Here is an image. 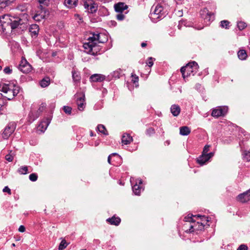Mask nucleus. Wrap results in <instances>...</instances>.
I'll use <instances>...</instances> for the list:
<instances>
[{
	"instance_id": "26",
	"label": "nucleus",
	"mask_w": 250,
	"mask_h": 250,
	"mask_svg": "<svg viewBox=\"0 0 250 250\" xmlns=\"http://www.w3.org/2000/svg\"><path fill=\"white\" fill-rule=\"evenodd\" d=\"M238 57L241 60H245L247 58V54L245 50H240L237 53Z\"/></svg>"
},
{
	"instance_id": "6",
	"label": "nucleus",
	"mask_w": 250,
	"mask_h": 250,
	"mask_svg": "<svg viewBox=\"0 0 250 250\" xmlns=\"http://www.w3.org/2000/svg\"><path fill=\"white\" fill-rule=\"evenodd\" d=\"M19 69L24 73H27L32 70V66L26 60H22L19 65Z\"/></svg>"
},
{
	"instance_id": "22",
	"label": "nucleus",
	"mask_w": 250,
	"mask_h": 250,
	"mask_svg": "<svg viewBox=\"0 0 250 250\" xmlns=\"http://www.w3.org/2000/svg\"><path fill=\"white\" fill-rule=\"evenodd\" d=\"M106 221L111 225L118 226L121 222V219L119 217L113 216L112 218H108Z\"/></svg>"
},
{
	"instance_id": "54",
	"label": "nucleus",
	"mask_w": 250,
	"mask_h": 250,
	"mask_svg": "<svg viewBox=\"0 0 250 250\" xmlns=\"http://www.w3.org/2000/svg\"><path fill=\"white\" fill-rule=\"evenodd\" d=\"M154 132V130L152 128H150L147 130V133L149 134L151 133H153Z\"/></svg>"
},
{
	"instance_id": "50",
	"label": "nucleus",
	"mask_w": 250,
	"mask_h": 250,
	"mask_svg": "<svg viewBox=\"0 0 250 250\" xmlns=\"http://www.w3.org/2000/svg\"><path fill=\"white\" fill-rule=\"evenodd\" d=\"M3 71L6 74H10L12 72V69H11L9 67H6L4 69Z\"/></svg>"
},
{
	"instance_id": "18",
	"label": "nucleus",
	"mask_w": 250,
	"mask_h": 250,
	"mask_svg": "<svg viewBox=\"0 0 250 250\" xmlns=\"http://www.w3.org/2000/svg\"><path fill=\"white\" fill-rule=\"evenodd\" d=\"M114 8L116 12L122 13L124 10L127 8V6L124 3L120 2L115 4Z\"/></svg>"
},
{
	"instance_id": "8",
	"label": "nucleus",
	"mask_w": 250,
	"mask_h": 250,
	"mask_svg": "<svg viewBox=\"0 0 250 250\" xmlns=\"http://www.w3.org/2000/svg\"><path fill=\"white\" fill-rule=\"evenodd\" d=\"M15 129V125L14 124H9L5 128L3 133L2 137L4 139H7L14 131Z\"/></svg>"
},
{
	"instance_id": "11",
	"label": "nucleus",
	"mask_w": 250,
	"mask_h": 250,
	"mask_svg": "<svg viewBox=\"0 0 250 250\" xmlns=\"http://www.w3.org/2000/svg\"><path fill=\"white\" fill-rule=\"evenodd\" d=\"M50 123V119L49 118L42 121L37 127L38 131L43 132L47 128L48 125Z\"/></svg>"
},
{
	"instance_id": "40",
	"label": "nucleus",
	"mask_w": 250,
	"mask_h": 250,
	"mask_svg": "<svg viewBox=\"0 0 250 250\" xmlns=\"http://www.w3.org/2000/svg\"><path fill=\"white\" fill-rule=\"evenodd\" d=\"M97 10V7L95 6L94 4L92 2V3L91 4L89 8V12L93 13L95 12Z\"/></svg>"
},
{
	"instance_id": "49",
	"label": "nucleus",
	"mask_w": 250,
	"mask_h": 250,
	"mask_svg": "<svg viewBox=\"0 0 250 250\" xmlns=\"http://www.w3.org/2000/svg\"><path fill=\"white\" fill-rule=\"evenodd\" d=\"M117 156L118 157H119V156L116 153H112L111 154L109 155L108 157L107 161L109 164H111V157L112 156Z\"/></svg>"
},
{
	"instance_id": "31",
	"label": "nucleus",
	"mask_w": 250,
	"mask_h": 250,
	"mask_svg": "<svg viewBox=\"0 0 250 250\" xmlns=\"http://www.w3.org/2000/svg\"><path fill=\"white\" fill-rule=\"evenodd\" d=\"M15 0H0V8L5 7L7 4L13 2Z\"/></svg>"
},
{
	"instance_id": "44",
	"label": "nucleus",
	"mask_w": 250,
	"mask_h": 250,
	"mask_svg": "<svg viewBox=\"0 0 250 250\" xmlns=\"http://www.w3.org/2000/svg\"><path fill=\"white\" fill-rule=\"evenodd\" d=\"M201 14H203V13L206 14L207 15V17L205 18V19L208 18V20H210V17L211 16V13H208V10L207 9H205L203 11Z\"/></svg>"
},
{
	"instance_id": "57",
	"label": "nucleus",
	"mask_w": 250,
	"mask_h": 250,
	"mask_svg": "<svg viewBox=\"0 0 250 250\" xmlns=\"http://www.w3.org/2000/svg\"><path fill=\"white\" fill-rule=\"evenodd\" d=\"M248 191L249 194V195H250V189L249 190H248Z\"/></svg>"
},
{
	"instance_id": "14",
	"label": "nucleus",
	"mask_w": 250,
	"mask_h": 250,
	"mask_svg": "<svg viewBox=\"0 0 250 250\" xmlns=\"http://www.w3.org/2000/svg\"><path fill=\"white\" fill-rule=\"evenodd\" d=\"M204 226L203 223L197 222L194 223L193 225H190L189 231L191 232L196 230H201L204 229Z\"/></svg>"
},
{
	"instance_id": "42",
	"label": "nucleus",
	"mask_w": 250,
	"mask_h": 250,
	"mask_svg": "<svg viewBox=\"0 0 250 250\" xmlns=\"http://www.w3.org/2000/svg\"><path fill=\"white\" fill-rule=\"evenodd\" d=\"M210 147V146L209 145H206L204 147V149H203V152H202V154H205V155H206L208 151H209V148Z\"/></svg>"
},
{
	"instance_id": "46",
	"label": "nucleus",
	"mask_w": 250,
	"mask_h": 250,
	"mask_svg": "<svg viewBox=\"0 0 250 250\" xmlns=\"http://www.w3.org/2000/svg\"><path fill=\"white\" fill-rule=\"evenodd\" d=\"M152 60H153V58L152 57H150V58H149V59L146 62V63L149 67L152 66L153 64V62Z\"/></svg>"
},
{
	"instance_id": "29",
	"label": "nucleus",
	"mask_w": 250,
	"mask_h": 250,
	"mask_svg": "<svg viewBox=\"0 0 250 250\" xmlns=\"http://www.w3.org/2000/svg\"><path fill=\"white\" fill-rule=\"evenodd\" d=\"M97 130L104 135H107L108 132L105 126L103 125H99L97 126Z\"/></svg>"
},
{
	"instance_id": "5",
	"label": "nucleus",
	"mask_w": 250,
	"mask_h": 250,
	"mask_svg": "<svg viewBox=\"0 0 250 250\" xmlns=\"http://www.w3.org/2000/svg\"><path fill=\"white\" fill-rule=\"evenodd\" d=\"M11 21V18L9 15H4L0 17V24L3 31L9 28V23Z\"/></svg>"
},
{
	"instance_id": "19",
	"label": "nucleus",
	"mask_w": 250,
	"mask_h": 250,
	"mask_svg": "<svg viewBox=\"0 0 250 250\" xmlns=\"http://www.w3.org/2000/svg\"><path fill=\"white\" fill-rule=\"evenodd\" d=\"M78 2V0H65L64 4L67 7L72 8L77 5Z\"/></svg>"
},
{
	"instance_id": "25",
	"label": "nucleus",
	"mask_w": 250,
	"mask_h": 250,
	"mask_svg": "<svg viewBox=\"0 0 250 250\" xmlns=\"http://www.w3.org/2000/svg\"><path fill=\"white\" fill-rule=\"evenodd\" d=\"M45 18V12L42 11L40 13H36L33 17V19L36 21H41Z\"/></svg>"
},
{
	"instance_id": "2",
	"label": "nucleus",
	"mask_w": 250,
	"mask_h": 250,
	"mask_svg": "<svg viewBox=\"0 0 250 250\" xmlns=\"http://www.w3.org/2000/svg\"><path fill=\"white\" fill-rule=\"evenodd\" d=\"M167 12L166 4L164 3H158L152 7L150 18L155 21V20L164 17Z\"/></svg>"
},
{
	"instance_id": "48",
	"label": "nucleus",
	"mask_w": 250,
	"mask_h": 250,
	"mask_svg": "<svg viewBox=\"0 0 250 250\" xmlns=\"http://www.w3.org/2000/svg\"><path fill=\"white\" fill-rule=\"evenodd\" d=\"M3 192H7L9 195L11 194V189L8 187H5L4 188Z\"/></svg>"
},
{
	"instance_id": "28",
	"label": "nucleus",
	"mask_w": 250,
	"mask_h": 250,
	"mask_svg": "<svg viewBox=\"0 0 250 250\" xmlns=\"http://www.w3.org/2000/svg\"><path fill=\"white\" fill-rule=\"evenodd\" d=\"M40 7L42 10L44 9V7L47 6L49 3V0H39Z\"/></svg>"
},
{
	"instance_id": "21",
	"label": "nucleus",
	"mask_w": 250,
	"mask_h": 250,
	"mask_svg": "<svg viewBox=\"0 0 250 250\" xmlns=\"http://www.w3.org/2000/svg\"><path fill=\"white\" fill-rule=\"evenodd\" d=\"M132 141V138L128 134H125L123 135L122 142L124 145H128Z\"/></svg>"
},
{
	"instance_id": "45",
	"label": "nucleus",
	"mask_w": 250,
	"mask_h": 250,
	"mask_svg": "<svg viewBox=\"0 0 250 250\" xmlns=\"http://www.w3.org/2000/svg\"><path fill=\"white\" fill-rule=\"evenodd\" d=\"M125 15L122 13H120L116 16V18L119 21H122L125 19Z\"/></svg>"
},
{
	"instance_id": "13",
	"label": "nucleus",
	"mask_w": 250,
	"mask_h": 250,
	"mask_svg": "<svg viewBox=\"0 0 250 250\" xmlns=\"http://www.w3.org/2000/svg\"><path fill=\"white\" fill-rule=\"evenodd\" d=\"M237 200L242 203L250 201V195H249L248 191L239 194L237 196Z\"/></svg>"
},
{
	"instance_id": "51",
	"label": "nucleus",
	"mask_w": 250,
	"mask_h": 250,
	"mask_svg": "<svg viewBox=\"0 0 250 250\" xmlns=\"http://www.w3.org/2000/svg\"><path fill=\"white\" fill-rule=\"evenodd\" d=\"M132 81H133V83H136L138 82L139 78L137 76H136V75H132Z\"/></svg>"
},
{
	"instance_id": "53",
	"label": "nucleus",
	"mask_w": 250,
	"mask_h": 250,
	"mask_svg": "<svg viewBox=\"0 0 250 250\" xmlns=\"http://www.w3.org/2000/svg\"><path fill=\"white\" fill-rule=\"evenodd\" d=\"M214 155V153L213 152H210L209 153H207L206 155L207 156V159H208L209 160L210 158H211Z\"/></svg>"
},
{
	"instance_id": "17",
	"label": "nucleus",
	"mask_w": 250,
	"mask_h": 250,
	"mask_svg": "<svg viewBox=\"0 0 250 250\" xmlns=\"http://www.w3.org/2000/svg\"><path fill=\"white\" fill-rule=\"evenodd\" d=\"M42 107L39 108V110L37 112V113H36L35 115H34V114L33 112H31L29 114V117H30V120H31L32 121H34L37 118L39 117L40 113L43 110V108L44 107H45V104H42Z\"/></svg>"
},
{
	"instance_id": "3",
	"label": "nucleus",
	"mask_w": 250,
	"mask_h": 250,
	"mask_svg": "<svg viewBox=\"0 0 250 250\" xmlns=\"http://www.w3.org/2000/svg\"><path fill=\"white\" fill-rule=\"evenodd\" d=\"M101 36H104V35L100 34H94L92 37H90L88 39V42H85L83 44V46L84 48L87 50L88 53L94 54L93 52V49L95 47L97 42L99 43H104L105 40L101 39Z\"/></svg>"
},
{
	"instance_id": "38",
	"label": "nucleus",
	"mask_w": 250,
	"mask_h": 250,
	"mask_svg": "<svg viewBox=\"0 0 250 250\" xmlns=\"http://www.w3.org/2000/svg\"><path fill=\"white\" fill-rule=\"evenodd\" d=\"M11 152H12V151H10V153L5 156V159L10 162H12L14 158V156H13V154H11Z\"/></svg>"
},
{
	"instance_id": "59",
	"label": "nucleus",
	"mask_w": 250,
	"mask_h": 250,
	"mask_svg": "<svg viewBox=\"0 0 250 250\" xmlns=\"http://www.w3.org/2000/svg\"><path fill=\"white\" fill-rule=\"evenodd\" d=\"M2 68V67L1 66H0V70H1Z\"/></svg>"
},
{
	"instance_id": "55",
	"label": "nucleus",
	"mask_w": 250,
	"mask_h": 250,
	"mask_svg": "<svg viewBox=\"0 0 250 250\" xmlns=\"http://www.w3.org/2000/svg\"><path fill=\"white\" fill-rule=\"evenodd\" d=\"M146 46V43H145V42H142V43H141V46H142V47H145V46Z\"/></svg>"
},
{
	"instance_id": "61",
	"label": "nucleus",
	"mask_w": 250,
	"mask_h": 250,
	"mask_svg": "<svg viewBox=\"0 0 250 250\" xmlns=\"http://www.w3.org/2000/svg\"><path fill=\"white\" fill-rule=\"evenodd\" d=\"M85 250V249H82V250Z\"/></svg>"
},
{
	"instance_id": "36",
	"label": "nucleus",
	"mask_w": 250,
	"mask_h": 250,
	"mask_svg": "<svg viewBox=\"0 0 250 250\" xmlns=\"http://www.w3.org/2000/svg\"><path fill=\"white\" fill-rule=\"evenodd\" d=\"M92 2L93 1L91 0H87L84 1L83 3L84 8L87 10H89V8Z\"/></svg>"
},
{
	"instance_id": "35",
	"label": "nucleus",
	"mask_w": 250,
	"mask_h": 250,
	"mask_svg": "<svg viewBox=\"0 0 250 250\" xmlns=\"http://www.w3.org/2000/svg\"><path fill=\"white\" fill-rule=\"evenodd\" d=\"M220 25L223 28H225L226 29H228L229 24V21L227 20H224L221 21L220 22Z\"/></svg>"
},
{
	"instance_id": "20",
	"label": "nucleus",
	"mask_w": 250,
	"mask_h": 250,
	"mask_svg": "<svg viewBox=\"0 0 250 250\" xmlns=\"http://www.w3.org/2000/svg\"><path fill=\"white\" fill-rule=\"evenodd\" d=\"M170 111L174 116H177L180 113L181 108L179 105L173 104L171 106Z\"/></svg>"
},
{
	"instance_id": "27",
	"label": "nucleus",
	"mask_w": 250,
	"mask_h": 250,
	"mask_svg": "<svg viewBox=\"0 0 250 250\" xmlns=\"http://www.w3.org/2000/svg\"><path fill=\"white\" fill-rule=\"evenodd\" d=\"M208 159H207V156L205 154H202L197 160V162L201 165H203L208 161Z\"/></svg>"
},
{
	"instance_id": "15",
	"label": "nucleus",
	"mask_w": 250,
	"mask_h": 250,
	"mask_svg": "<svg viewBox=\"0 0 250 250\" xmlns=\"http://www.w3.org/2000/svg\"><path fill=\"white\" fill-rule=\"evenodd\" d=\"M90 79L93 82H101L105 79V76L102 74H95L91 76Z\"/></svg>"
},
{
	"instance_id": "30",
	"label": "nucleus",
	"mask_w": 250,
	"mask_h": 250,
	"mask_svg": "<svg viewBox=\"0 0 250 250\" xmlns=\"http://www.w3.org/2000/svg\"><path fill=\"white\" fill-rule=\"evenodd\" d=\"M50 83V79L47 77L43 79L40 82V85L42 87H45L47 86Z\"/></svg>"
},
{
	"instance_id": "24",
	"label": "nucleus",
	"mask_w": 250,
	"mask_h": 250,
	"mask_svg": "<svg viewBox=\"0 0 250 250\" xmlns=\"http://www.w3.org/2000/svg\"><path fill=\"white\" fill-rule=\"evenodd\" d=\"M190 128L187 126H182L180 128V134L182 135H188L190 133Z\"/></svg>"
},
{
	"instance_id": "1",
	"label": "nucleus",
	"mask_w": 250,
	"mask_h": 250,
	"mask_svg": "<svg viewBox=\"0 0 250 250\" xmlns=\"http://www.w3.org/2000/svg\"><path fill=\"white\" fill-rule=\"evenodd\" d=\"M20 88L13 83H4L1 87V91L6 94L8 100H12L20 92Z\"/></svg>"
},
{
	"instance_id": "16",
	"label": "nucleus",
	"mask_w": 250,
	"mask_h": 250,
	"mask_svg": "<svg viewBox=\"0 0 250 250\" xmlns=\"http://www.w3.org/2000/svg\"><path fill=\"white\" fill-rule=\"evenodd\" d=\"M39 31V27L37 24H32L29 28V32L31 35L33 37H36Z\"/></svg>"
},
{
	"instance_id": "12",
	"label": "nucleus",
	"mask_w": 250,
	"mask_h": 250,
	"mask_svg": "<svg viewBox=\"0 0 250 250\" xmlns=\"http://www.w3.org/2000/svg\"><path fill=\"white\" fill-rule=\"evenodd\" d=\"M142 181L141 179L136 180V183L132 187V190L135 195H140L142 189L141 185Z\"/></svg>"
},
{
	"instance_id": "32",
	"label": "nucleus",
	"mask_w": 250,
	"mask_h": 250,
	"mask_svg": "<svg viewBox=\"0 0 250 250\" xmlns=\"http://www.w3.org/2000/svg\"><path fill=\"white\" fill-rule=\"evenodd\" d=\"M18 172L20 174H26L28 172V167L22 166L18 169Z\"/></svg>"
},
{
	"instance_id": "47",
	"label": "nucleus",
	"mask_w": 250,
	"mask_h": 250,
	"mask_svg": "<svg viewBox=\"0 0 250 250\" xmlns=\"http://www.w3.org/2000/svg\"><path fill=\"white\" fill-rule=\"evenodd\" d=\"M237 250H248V247L245 245H241Z\"/></svg>"
},
{
	"instance_id": "33",
	"label": "nucleus",
	"mask_w": 250,
	"mask_h": 250,
	"mask_svg": "<svg viewBox=\"0 0 250 250\" xmlns=\"http://www.w3.org/2000/svg\"><path fill=\"white\" fill-rule=\"evenodd\" d=\"M122 74V70L121 69H119L113 72V77L115 78H119Z\"/></svg>"
},
{
	"instance_id": "7",
	"label": "nucleus",
	"mask_w": 250,
	"mask_h": 250,
	"mask_svg": "<svg viewBox=\"0 0 250 250\" xmlns=\"http://www.w3.org/2000/svg\"><path fill=\"white\" fill-rule=\"evenodd\" d=\"M84 97L85 96L83 93L76 95V98H77L76 103L78 108L80 111H83L85 107Z\"/></svg>"
},
{
	"instance_id": "43",
	"label": "nucleus",
	"mask_w": 250,
	"mask_h": 250,
	"mask_svg": "<svg viewBox=\"0 0 250 250\" xmlns=\"http://www.w3.org/2000/svg\"><path fill=\"white\" fill-rule=\"evenodd\" d=\"M72 78L75 81H78L80 80L79 76L77 74V73L72 72Z\"/></svg>"
},
{
	"instance_id": "23",
	"label": "nucleus",
	"mask_w": 250,
	"mask_h": 250,
	"mask_svg": "<svg viewBox=\"0 0 250 250\" xmlns=\"http://www.w3.org/2000/svg\"><path fill=\"white\" fill-rule=\"evenodd\" d=\"M201 217L202 218L206 219V217L205 216H200V215H190L188 214V216H186L184 218V220L186 222H194L195 221V220H194L193 218H199Z\"/></svg>"
},
{
	"instance_id": "10",
	"label": "nucleus",
	"mask_w": 250,
	"mask_h": 250,
	"mask_svg": "<svg viewBox=\"0 0 250 250\" xmlns=\"http://www.w3.org/2000/svg\"><path fill=\"white\" fill-rule=\"evenodd\" d=\"M22 24V20L19 18H12L10 23H9V28L11 30H14L19 27V25Z\"/></svg>"
},
{
	"instance_id": "41",
	"label": "nucleus",
	"mask_w": 250,
	"mask_h": 250,
	"mask_svg": "<svg viewBox=\"0 0 250 250\" xmlns=\"http://www.w3.org/2000/svg\"><path fill=\"white\" fill-rule=\"evenodd\" d=\"M63 109L64 111L66 113H67L68 114H71V110H72L71 107L68 106H64L63 107Z\"/></svg>"
},
{
	"instance_id": "60",
	"label": "nucleus",
	"mask_w": 250,
	"mask_h": 250,
	"mask_svg": "<svg viewBox=\"0 0 250 250\" xmlns=\"http://www.w3.org/2000/svg\"><path fill=\"white\" fill-rule=\"evenodd\" d=\"M178 0V1H181L182 0Z\"/></svg>"
},
{
	"instance_id": "52",
	"label": "nucleus",
	"mask_w": 250,
	"mask_h": 250,
	"mask_svg": "<svg viewBox=\"0 0 250 250\" xmlns=\"http://www.w3.org/2000/svg\"><path fill=\"white\" fill-rule=\"evenodd\" d=\"M25 228L23 226L21 225L20 226V227L19 228V231L20 232H23L25 231Z\"/></svg>"
},
{
	"instance_id": "56",
	"label": "nucleus",
	"mask_w": 250,
	"mask_h": 250,
	"mask_svg": "<svg viewBox=\"0 0 250 250\" xmlns=\"http://www.w3.org/2000/svg\"><path fill=\"white\" fill-rule=\"evenodd\" d=\"M133 180H134V179H133V178H131V179H130V182H131V183H132V182H133Z\"/></svg>"
},
{
	"instance_id": "4",
	"label": "nucleus",
	"mask_w": 250,
	"mask_h": 250,
	"mask_svg": "<svg viewBox=\"0 0 250 250\" xmlns=\"http://www.w3.org/2000/svg\"><path fill=\"white\" fill-rule=\"evenodd\" d=\"M198 65L195 62H189L185 66L181 68V72L184 79L190 75L194 76L198 69Z\"/></svg>"
},
{
	"instance_id": "58",
	"label": "nucleus",
	"mask_w": 250,
	"mask_h": 250,
	"mask_svg": "<svg viewBox=\"0 0 250 250\" xmlns=\"http://www.w3.org/2000/svg\"><path fill=\"white\" fill-rule=\"evenodd\" d=\"M12 245V246H13V247H15V244L14 243H13Z\"/></svg>"
},
{
	"instance_id": "37",
	"label": "nucleus",
	"mask_w": 250,
	"mask_h": 250,
	"mask_svg": "<svg viewBox=\"0 0 250 250\" xmlns=\"http://www.w3.org/2000/svg\"><path fill=\"white\" fill-rule=\"evenodd\" d=\"M237 26L238 28L241 30L244 29L246 27V24L244 22L239 21L237 23Z\"/></svg>"
},
{
	"instance_id": "34",
	"label": "nucleus",
	"mask_w": 250,
	"mask_h": 250,
	"mask_svg": "<svg viewBox=\"0 0 250 250\" xmlns=\"http://www.w3.org/2000/svg\"><path fill=\"white\" fill-rule=\"evenodd\" d=\"M67 245L68 244L66 241L65 240H62L59 245L58 249L59 250H63L67 247Z\"/></svg>"
},
{
	"instance_id": "39",
	"label": "nucleus",
	"mask_w": 250,
	"mask_h": 250,
	"mask_svg": "<svg viewBox=\"0 0 250 250\" xmlns=\"http://www.w3.org/2000/svg\"><path fill=\"white\" fill-rule=\"evenodd\" d=\"M38 179V176L35 173H32L29 175V179L31 181L35 182L37 181Z\"/></svg>"
},
{
	"instance_id": "9",
	"label": "nucleus",
	"mask_w": 250,
	"mask_h": 250,
	"mask_svg": "<svg viewBox=\"0 0 250 250\" xmlns=\"http://www.w3.org/2000/svg\"><path fill=\"white\" fill-rule=\"evenodd\" d=\"M227 112V108L226 107H218L212 110L211 115L214 117L217 118L221 116H224Z\"/></svg>"
}]
</instances>
